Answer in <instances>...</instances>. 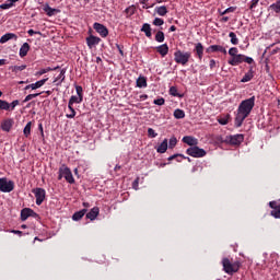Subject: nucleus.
I'll return each instance as SVG.
<instances>
[{
	"instance_id": "c756f323",
	"label": "nucleus",
	"mask_w": 280,
	"mask_h": 280,
	"mask_svg": "<svg viewBox=\"0 0 280 280\" xmlns=\"http://www.w3.org/2000/svg\"><path fill=\"white\" fill-rule=\"evenodd\" d=\"M1 128L2 130H4V132H10V130L12 129V120H4L1 124Z\"/></svg>"
},
{
	"instance_id": "5fc2aeb1",
	"label": "nucleus",
	"mask_w": 280,
	"mask_h": 280,
	"mask_svg": "<svg viewBox=\"0 0 280 280\" xmlns=\"http://www.w3.org/2000/svg\"><path fill=\"white\" fill-rule=\"evenodd\" d=\"M25 68L26 66H15L13 71H24Z\"/></svg>"
},
{
	"instance_id": "6e6d98bb",
	"label": "nucleus",
	"mask_w": 280,
	"mask_h": 280,
	"mask_svg": "<svg viewBox=\"0 0 280 280\" xmlns=\"http://www.w3.org/2000/svg\"><path fill=\"white\" fill-rule=\"evenodd\" d=\"M235 10H237L236 7H230V8L225 9V12L229 14L231 12H235Z\"/></svg>"
},
{
	"instance_id": "f8f14e48",
	"label": "nucleus",
	"mask_w": 280,
	"mask_h": 280,
	"mask_svg": "<svg viewBox=\"0 0 280 280\" xmlns=\"http://www.w3.org/2000/svg\"><path fill=\"white\" fill-rule=\"evenodd\" d=\"M36 215V212H34V210L30 209V208H24L21 211V220L22 222H25V220H27V218H32Z\"/></svg>"
},
{
	"instance_id": "39448f33",
	"label": "nucleus",
	"mask_w": 280,
	"mask_h": 280,
	"mask_svg": "<svg viewBox=\"0 0 280 280\" xmlns=\"http://www.w3.org/2000/svg\"><path fill=\"white\" fill-rule=\"evenodd\" d=\"M222 264L224 272H226V275H233V272H237V270H240V262L237 261L231 262L229 258H223Z\"/></svg>"
},
{
	"instance_id": "4be33fe9",
	"label": "nucleus",
	"mask_w": 280,
	"mask_h": 280,
	"mask_svg": "<svg viewBox=\"0 0 280 280\" xmlns=\"http://www.w3.org/2000/svg\"><path fill=\"white\" fill-rule=\"evenodd\" d=\"M16 2H19V0H7L4 3L0 4V10H10V8H14Z\"/></svg>"
},
{
	"instance_id": "4468645a",
	"label": "nucleus",
	"mask_w": 280,
	"mask_h": 280,
	"mask_svg": "<svg viewBox=\"0 0 280 280\" xmlns=\"http://www.w3.org/2000/svg\"><path fill=\"white\" fill-rule=\"evenodd\" d=\"M18 39H19V36H16V34L7 33L0 38V44L5 45V43H8V40H18Z\"/></svg>"
},
{
	"instance_id": "37998d69",
	"label": "nucleus",
	"mask_w": 280,
	"mask_h": 280,
	"mask_svg": "<svg viewBox=\"0 0 280 280\" xmlns=\"http://www.w3.org/2000/svg\"><path fill=\"white\" fill-rule=\"evenodd\" d=\"M174 159H177V161L180 162L185 156L183 154H174L168 158V161H174Z\"/></svg>"
},
{
	"instance_id": "864d4df0",
	"label": "nucleus",
	"mask_w": 280,
	"mask_h": 280,
	"mask_svg": "<svg viewBox=\"0 0 280 280\" xmlns=\"http://www.w3.org/2000/svg\"><path fill=\"white\" fill-rule=\"evenodd\" d=\"M219 124H221V126H226V124H229V118H220Z\"/></svg>"
},
{
	"instance_id": "09e8293b",
	"label": "nucleus",
	"mask_w": 280,
	"mask_h": 280,
	"mask_svg": "<svg viewBox=\"0 0 280 280\" xmlns=\"http://www.w3.org/2000/svg\"><path fill=\"white\" fill-rule=\"evenodd\" d=\"M148 135H149V137H151V139H154L158 137V133L154 132V129H152V128L148 129Z\"/></svg>"
},
{
	"instance_id": "ddd939ff",
	"label": "nucleus",
	"mask_w": 280,
	"mask_h": 280,
	"mask_svg": "<svg viewBox=\"0 0 280 280\" xmlns=\"http://www.w3.org/2000/svg\"><path fill=\"white\" fill-rule=\"evenodd\" d=\"M207 54H215V51H220L221 54H226V48L220 45H211L207 48Z\"/></svg>"
},
{
	"instance_id": "de8ad7c7",
	"label": "nucleus",
	"mask_w": 280,
	"mask_h": 280,
	"mask_svg": "<svg viewBox=\"0 0 280 280\" xmlns=\"http://www.w3.org/2000/svg\"><path fill=\"white\" fill-rule=\"evenodd\" d=\"M38 95H40V93L28 94V95L24 98V102H31V100H34V97H38Z\"/></svg>"
},
{
	"instance_id": "a19ab883",
	"label": "nucleus",
	"mask_w": 280,
	"mask_h": 280,
	"mask_svg": "<svg viewBox=\"0 0 280 280\" xmlns=\"http://www.w3.org/2000/svg\"><path fill=\"white\" fill-rule=\"evenodd\" d=\"M237 55H238L237 47H232L229 49V56H231V58H234Z\"/></svg>"
},
{
	"instance_id": "a211bd4d",
	"label": "nucleus",
	"mask_w": 280,
	"mask_h": 280,
	"mask_svg": "<svg viewBox=\"0 0 280 280\" xmlns=\"http://www.w3.org/2000/svg\"><path fill=\"white\" fill-rule=\"evenodd\" d=\"M100 215V208L98 207H94L90 210V212L86 213V218L88 220H95L97 217Z\"/></svg>"
},
{
	"instance_id": "c9c22d12",
	"label": "nucleus",
	"mask_w": 280,
	"mask_h": 280,
	"mask_svg": "<svg viewBox=\"0 0 280 280\" xmlns=\"http://www.w3.org/2000/svg\"><path fill=\"white\" fill-rule=\"evenodd\" d=\"M155 40L158 43H163L165 40V34L162 31H159L155 35Z\"/></svg>"
},
{
	"instance_id": "8fccbe9b",
	"label": "nucleus",
	"mask_w": 280,
	"mask_h": 280,
	"mask_svg": "<svg viewBox=\"0 0 280 280\" xmlns=\"http://www.w3.org/2000/svg\"><path fill=\"white\" fill-rule=\"evenodd\" d=\"M258 3H259V0H252L249 3V10H255Z\"/></svg>"
},
{
	"instance_id": "4c0bfd02",
	"label": "nucleus",
	"mask_w": 280,
	"mask_h": 280,
	"mask_svg": "<svg viewBox=\"0 0 280 280\" xmlns=\"http://www.w3.org/2000/svg\"><path fill=\"white\" fill-rule=\"evenodd\" d=\"M135 11H136L135 5L128 7L125 10V14H126L127 19L132 16V14H135Z\"/></svg>"
},
{
	"instance_id": "2eb2a0df",
	"label": "nucleus",
	"mask_w": 280,
	"mask_h": 280,
	"mask_svg": "<svg viewBox=\"0 0 280 280\" xmlns=\"http://www.w3.org/2000/svg\"><path fill=\"white\" fill-rule=\"evenodd\" d=\"M243 141H244V135L242 133L230 137V143H232V145H240V143H242Z\"/></svg>"
},
{
	"instance_id": "72a5a7b5",
	"label": "nucleus",
	"mask_w": 280,
	"mask_h": 280,
	"mask_svg": "<svg viewBox=\"0 0 280 280\" xmlns=\"http://www.w3.org/2000/svg\"><path fill=\"white\" fill-rule=\"evenodd\" d=\"M0 110H10V103H8V101L0 100Z\"/></svg>"
},
{
	"instance_id": "680f3d73",
	"label": "nucleus",
	"mask_w": 280,
	"mask_h": 280,
	"mask_svg": "<svg viewBox=\"0 0 280 280\" xmlns=\"http://www.w3.org/2000/svg\"><path fill=\"white\" fill-rule=\"evenodd\" d=\"M170 32H176V26L172 25V26L170 27Z\"/></svg>"
},
{
	"instance_id": "603ef678",
	"label": "nucleus",
	"mask_w": 280,
	"mask_h": 280,
	"mask_svg": "<svg viewBox=\"0 0 280 280\" xmlns=\"http://www.w3.org/2000/svg\"><path fill=\"white\" fill-rule=\"evenodd\" d=\"M27 34H28V36H34V34H38L40 36L42 33H40V31H34L31 28L27 31Z\"/></svg>"
},
{
	"instance_id": "f03ea898",
	"label": "nucleus",
	"mask_w": 280,
	"mask_h": 280,
	"mask_svg": "<svg viewBox=\"0 0 280 280\" xmlns=\"http://www.w3.org/2000/svg\"><path fill=\"white\" fill-rule=\"evenodd\" d=\"M242 62H246L247 65H253L255 62V59H253V57L238 54V55H235L234 57H231L228 60V65H231V67H237L238 65H242Z\"/></svg>"
},
{
	"instance_id": "473e14b6",
	"label": "nucleus",
	"mask_w": 280,
	"mask_h": 280,
	"mask_svg": "<svg viewBox=\"0 0 280 280\" xmlns=\"http://www.w3.org/2000/svg\"><path fill=\"white\" fill-rule=\"evenodd\" d=\"M269 8L276 12V14H280V0H278L276 3H272Z\"/></svg>"
},
{
	"instance_id": "0eeeda50",
	"label": "nucleus",
	"mask_w": 280,
	"mask_h": 280,
	"mask_svg": "<svg viewBox=\"0 0 280 280\" xmlns=\"http://www.w3.org/2000/svg\"><path fill=\"white\" fill-rule=\"evenodd\" d=\"M186 153L194 159H202V156H207V151L205 149H200L198 147H190L187 149Z\"/></svg>"
},
{
	"instance_id": "bf43d9fd",
	"label": "nucleus",
	"mask_w": 280,
	"mask_h": 280,
	"mask_svg": "<svg viewBox=\"0 0 280 280\" xmlns=\"http://www.w3.org/2000/svg\"><path fill=\"white\" fill-rule=\"evenodd\" d=\"M215 67V59L210 60V69H214Z\"/></svg>"
},
{
	"instance_id": "412c9836",
	"label": "nucleus",
	"mask_w": 280,
	"mask_h": 280,
	"mask_svg": "<svg viewBox=\"0 0 280 280\" xmlns=\"http://www.w3.org/2000/svg\"><path fill=\"white\" fill-rule=\"evenodd\" d=\"M183 142L187 145H198V139L191 137V136H185L183 138Z\"/></svg>"
},
{
	"instance_id": "6e6552de",
	"label": "nucleus",
	"mask_w": 280,
	"mask_h": 280,
	"mask_svg": "<svg viewBox=\"0 0 280 280\" xmlns=\"http://www.w3.org/2000/svg\"><path fill=\"white\" fill-rule=\"evenodd\" d=\"M0 191L3 194H10V191H14V182L8 180V178H0Z\"/></svg>"
},
{
	"instance_id": "6ab92c4d",
	"label": "nucleus",
	"mask_w": 280,
	"mask_h": 280,
	"mask_svg": "<svg viewBox=\"0 0 280 280\" xmlns=\"http://www.w3.org/2000/svg\"><path fill=\"white\" fill-rule=\"evenodd\" d=\"M44 12H46L47 16H56V14H59L60 10L49 7V4H45Z\"/></svg>"
},
{
	"instance_id": "f704fd0d",
	"label": "nucleus",
	"mask_w": 280,
	"mask_h": 280,
	"mask_svg": "<svg viewBox=\"0 0 280 280\" xmlns=\"http://www.w3.org/2000/svg\"><path fill=\"white\" fill-rule=\"evenodd\" d=\"M229 37L231 38L232 45H238L240 44V39L237 38V35H235V33L231 32L229 34Z\"/></svg>"
},
{
	"instance_id": "c85d7f7f",
	"label": "nucleus",
	"mask_w": 280,
	"mask_h": 280,
	"mask_svg": "<svg viewBox=\"0 0 280 280\" xmlns=\"http://www.w3.org/2000/svg\"><path fill=\"white\" fill-rule=\"evenodd\" d=\"M137 86L139 89H145V86H148V80H145V77H139L137 79Z\"/></svg>"
},
{
	"instance_id": "bb28decb",
	"label": "nucleus",
	"mask_w": 280,
	"mask_h": 280,
	"mask_svg": "<svg viewBox=\"0 0 280 280\" xmlns=\"http://www.w3.org/2000/svg\"><path fill=\"white\" fill-rule=\"evenodd\" d=\"M141 32H144L147 38L152 37V27L150 26V24L144 23L142 25Z\"/></svg>"
},
{
	"instance_id": "b1692460",
	"label": "nucleus",
	"mask_w": 280,
	"mask_h": 280,
	"mask_svg": "<svg viewBox=\"0 0 280 280\" xmlns=\"http://www.w3.org/2000/svg\"><path fill=\"white\" fill-rule=\"evenodd\" d=\"M195 51L199 58V60H202V56H205V47L201 43L196 44Z\"/></svg>"
},
{
	"instance_id": "cd10ccee",
	"label": "nucleus",
	"mask_w": 280,
	"mask_h": 280,
	"mask_svg": "<svg viewBox=\"0 0 280 280\" xmlns=\"http://www.w3.org/2000/svg\"><path fill=\"white\" fill-rule=\"evenodd\" d=\"M85 214L86 209H82L81 211H78L72 215V220H74V222H78V220H82V218H84Z\"/></svg>"
},
{
	"instance_id": "2f4dec72",
	"label": "nucleus",
	"mask_w": 280,
	"mask_h": 280,
	"mask_svg": "<svg viewBox=\"0 0 280 280\" xmlns=\"http://www.w3.org/2000/svg\"><path fill=\"white\" fill-rule=\"evenodd\" d=\"M175 119H185V110L183 109H175L174 110Z\"/></svg>"
},
{
	"instance_id": "0e129e2a",
	"label": "nucleus",
	"mask_w": 280,
	"mask_h": 280,
	"mask_svg": "<svg viewBox=\"0 0 280 280\" xmlns=\"http://www.w3.org/2000/svg\"><path fill=\"white\" fill-rule=\"evenodd\" d=\"M38 128H39V130L42 132V137H43L45 135V132L43 131V125L40 124Z\"/></svg>"
},
{
	"instance_id": "c03bdc74",
	"label": "nucleus",
	"mask_w": 280,
	"mask_h": 280,
	"mask_svg": "<svg viewBox=\"0 0 280 280\" xmlns=\"http://www.w3.org/2000/svg\"><path fill=\"white\" fill-rule=\"evenodd\" d=\"M271 215L277 219L280 218V206H278L276 209L271 211Z\"/></svg>"
},
{
	"instance_id": "13d9d810",
	"label": "nucleus",
	"mask_w": 280,
	"mask_h": 280,
	"mask_svg": "<svg viewBox=\"0 0 280 280\" xmlns=\"http://www.w3.org/2000/svg\"><path fill=\"white\" fill-rule=\"evenodd\" d=\"M75 91H77V96L82 95V86H77Z\"/></svg>"
},
{
	"instance_id": "f257e3e1",
	"label": "nucleus",
	"mask_w": 280,
	"mask_h": 280,
	"mask_svg": "<svg viewBox=\"0 0 280 280\" xmlns=\"http://www.w3.org/2000/svg\"><path fill=\"white\" fill-rule=\"evenodd\" d=\"M255 108V96H252L245 101H242V103L238 106L235 124L237 128L244 124V119L250 115V112Z\"/></svg>"
},
{
	"instance_id": "79ce46f5",
	"label": "nucleus",
	"mask_w": 280,
	"mask_h": 280,
	"mask_svg": "<svg viewBox=\"0 0 280 280\" xmlns=\"http://www.w3.org/2000/svg\"><path fill=\"white\" fill-rule=\"evenodd\" d=\"M165 23V21H163V19L161 18H155L153 21V25H155L156 27H161V25H163Z\"/></svg>"
},
{
	"instance_id": "dca6fc26",
	"label": "nucleus",
	"mask_w": 280,
	"mask_h": 280,
	"mask_svg": "<svg viewBox=\"0 0 280 280\" xmlns=\"http://www.w3.org/2000/svg\"><path fill=\"white\" fill-rule=\"evenodd\" d=\"M156 51L162 58H165L167 54H170V46H167V44L160 45L156 47Z\"/></svg>"
},
{
	"instance_id": "9b49d317",
	"label": "nucleus",
	"mask_w": 280,
	"mask_h": 280,
	"mask_svg": "<svg viewBox=\"0 0 280 280\" xmlns=\"http://www.w3.org/2000/svg\"><path fill=\"white\" fill-rule=\"evenodd\" d=\"M98 43H102V39L97 36L90 35L89 37H86V45L89 49H93V47H97Z\"/></svg>"
},
{
	"instance_id": "5701e85b",
	"label": "nucleus",
	"mask_w": 280,
	"mask_h": 280,
	"mask_svg": "<svg viewBox=\"0 0 280 280\" xmlns=\"http://www.w3.org/2000/svg\"><path fill=\"white\" fill-rule=\"evenodd\" d=\"M159 154H165L167 152V139H164L160 145L156 147Z\"/></svg>"
},
{
	"instance_id": "393cba45",
	"label": "nucleus",
	"mask_w": 280,
	"mask_h": 280,
	"mask_svg": "<svg viewBox=\"0 0 280 280\" xmlns=\"http://www.w3.org/2000/svg\"><path fill=\"white\" fill-rule=\"evenodd\" d=\"M30 51V44L28 43H24L21 48H20V58H25V56H27Z\"/></svg>"
},
{
	"instance_id": "49530a36",
	"label": "nucleus",
	"mask_w": 280,
	"mask_h": 280,
	"mask_svg": "<svg viewBox=\"0 0 280 280\" xmlns=\"http://www.w3.org/2000/svg\"><path fill=\"white\" fill-rule=\"evenodd\" d=\"M153 104H155L156 106H163V104H165V98H156L153 101Z\"/></svg>"
},
{
	"instance_id": "f3484780",
	"label": "nucleus",
	"mask_w": 280,
	"mask_h": 280,
	"mask_svg": "<svg viewBox=\"0 0 280 280\" xmlns=\"http://www.w3.org/2000/svg\"><path fill=\"white\" fill-rule=\"evenodd\" d=\"M65 73H66L65 70H60L58 74L55 75L54 84H56V86H60V84L65 82Z\"/></svg>"
},
{
	"instance_id": "423d86ee",
	"label": "nucleus",
	"mask_w": 280,
	"mask_h": 280,
	"mask_svg": "<svg viewBox=\"0 0 280 280\" xmlns=\"http://www.w3.org/2000/svg\"><path fill=\"white\" fill-rule=\"evenodd\" d=\"M191 58V52H184L182 50H176L174 52V60L177 65H187L189 62V59Z\"/></svg>"
},
{
	"instance_id": "052dcab7",
	"label": "nucleus",
	"mask_w": 280,
	"mask_h": 280,
	"mask_svg": "<svg viewBox=\"0 0 280 280\" xmlns=\"http://www.w3.org/2000/svg\"><path fill=\"white\" fill-rule=\"evenodd\" d=\"M11 233H14L15 235H21V231H19V230H13V231H11Z\"/></svg>"
},
{
	"instance_id": "4d7b16f0",
	"label": "nucleus",
	"mask_w": 280,
	"mask_h": 280,
	"mask_svg": "<svg viewBox=\"0 0 280 280\" xmlns=\"http://www.w3.org/2000/svg\"><path fill=\"white\" fill-rule=\"evenodd\" d=\"M269 207L275 210V209L278 208L279 206H277V201H270V202H269Z\"/></svg>"
},
{
	"instance_id": "338daca9",
	"label": "nucleus",
	"mask_w": 280,
	"mask_h": 280,
	"mask_svg": "<svg viewBox=\"0 0 280 280\" xmlns=\"http://www.w3.org/2000/svg\"><path fill=\"white\" fill-rule=\"evenodd\" d=\"M223 23H226L229 21V16L222 18Z\"/></svg>"
},
{
	"instance_id": "a878e982",
	"label": "nucleus",
	"mask_w": 280,
	"mask_h": 280,
	"mask_svg": "<svg viewBox=\"0 0 280 280\" xmlns=\"http://www.w3.org/2000/svg\"><path fill=\"white\" fill-rule=\"evenodd\" d=\"M49 80L48 78L42 79L39 81H36L35 83L31 84L32 91H36V89H40L42 86H45V83Z\"/></svg>"
},
{
	"instance_id": "1a4fd4ad",
	"label": "nucleus",
	"mask_w": 280,
	"mask_h": 280,
	"mask_svg": "<svg viewBox=\"0 0 280 280\" xmlns=\"http://www.w3.org/2000/svg\"><path fill=\"white\" fill-rule=\"evenodd\" d=\"M33 194H35L36 205H38V206L43 205V202L45 201V196H46L45 189L35 188L33 190Z\"/></svg>"
},
{
	"instance_id": "e433bc0d",
	"label": "nucleus",
	"mask_w": 280,
	"mask_h": 280,
	"mask_svg": "<svg viewBox=\"0 0 280 280\" xmlns=\"http://www.w3.org/2000/svg\"><path fill=\"white\" fill-rule=\"evenodd\" d=\"M24 136L27 137L28 135H32V121H28L26 126L24 127Z\"/></svg>"
},
{
	"instance_id": "774afa93",
	"label": "nucleus",
	"mask_w": 280,
	"mask_h": 280,
	"mask_svg": "<svg viewBox=\"0 0 280 280\" xmlns=\"http://www.w3.org/2000/svg\"><path fill=\"white\" fill-rule=\"evenodd\" d=\"M220 14L221 16H224V14H229V13L226 12V10H224V11H220Z\"/></svg>"
},
{
	"instance_id": "e2e57ef3",
	"label": "nucleus",
	"mask_w": 280,
	"mask_h": 280,
	"mask_svg": "<svg viewBox=\"0 0 280 280\" xmlns=\"http://www.w3.org/2000/svg\"><path fill=\"white\" fill-rule=\"evenodd\" d=\"M5 65V59H0V67H3Z\"/></svg>"
},
{
	"instance_id": "aec40b11",
	"label": "nucleus",
	"mask_w": 280,
	"mask_h": 280,
	"mask_svg": "<svg viewBox=\"0 0 280 280\" xmlns=\"http://www.w3.org/2000/svg\"><path fill=\"white\" fill-rule=\"evenodd\" d=\"M253 78H255V71H253V67H249V70L241 79V82H243V83L250 82V80H253Z\"/></svg>"
},
{
	"instance_id": "20e7f679",
	"label": "nucleus",
	"mask_w": 280,
	"mask_h": 280,
	"mask_svg": "<svg viewBox=\"0 0 280 280\" xmlns=\"http://www.w3.org/2000/svg\"><path fill=\"white\" fill-rule=\"evenodd\" d=\"M83 95H72L68 102V108L71 110V114H66L67 119H73L75 117V109L73 104H82Z\"/></svg>"
},
{
	"instance_id": "69168bd1",
	"label": "nucleus",
	"mask_w": 280,
	"mask_h": 280,
	"mask_svg": "<svg viewBox=\"0 0 280 280\" xmlns=\"http://www.w3.org/2000/svg\"><path fill=\"white\" fill-rule=\"evenodd\" d=\"M83 207H85V209H89V207H91V205L89 202H83Z\"/></svg>"
},
{
	"instance_id": "7ed1b4c3",
	"label": "nucleus",
	"mask_w": 280,
	"mask_h": 280,
	"mask_svg": "<svg viewBox=\"0 0 280 280\" xmlns=\"http://www.w3.org/2000/svg\"><path fill=\"white\" fill-rule=\"evenodd\" d=\"M62 178H66L67 183L70 185H73L75 183V179L73 178V173H71V170L67 167V165L62 164L59 167V180H62Z\"/></svg>"
},
{
	"instance_id": "3c124183",
	"label": "nucleus",
	"mask_w": 280,
	"mask_h": 280,
	"mask_svg": "<svg viewBox=\"0 0 280 280\" xmlns=\"http://www.w3.org/2000/svg\"><path fill=\"white\" fill-rule=\"evenodd\" d=\"M16 106H19V100H15V101H13V102L10 104V109H11V110H14V108H16Z\"/></svg>"
},
{
	"instance_id": "a18cd8bd",
	"label": "nucleus",
	"mask_w": 280,
	"mask_h": 280,
	"mask_svg": "<svg viewBox=\"0 0 280 280\" xmlns=\"http://www.w3.org/2000/svg\"><path fill=\"white\" fill-rule=\"evenodd\" d=\"M170 95H173V97H178V89H176V86H171Z\"/></svg>"
},
{
	"instance_id": "7c9ffc66",
	"label": "nucleus",
	"mask_w": 280,
	"mask_h": 280,
	"mask_svg": "<svg viewBox=\"0 0 280 280\" xmlns=\"http://www.w3.org/2000/svg\"><path fill=\"white\" fill-rule=\"evenodd\" d=\"M155 12L156 14H159V16H165V14H167V7L165 5L156 7Z\"/></svg>"
},
{
	"instance_id": "ea45409f",
	"label": "nucleus",
	"mask_w": 280,
	"mask_h": 280,
	"mask_svg": "<svg viewBox=\"0 0 280 280\" xmlns=\"http://www.w3.org/2000/svg\"><path fill=\"white\" fill-rule=\"evenodd\" d=\"M49 71H54L52 68H44L36 72V75H45V73H49Z\"/></svg>"
},
{
	"instance_id": "9d476101",
	"label": "nucleus",
	"mask_w": 280,
	"mask_h": 280,
	"mask_svg": "<svg viewBox=\"0 0 280 280\" xmlns=\"http://www.w3.org/2000/svg\"><path fill=\"white\" fill-rule=\"evenodd\" d=\"M93 27L95 32H97V34L102 36V38H106V36H108V28H106V26H104L103 24L96 22L94 23Z\"/></svg>"
},
{
	"instance_id": "58836bf2",
	"label": "nucleus",
	"mask_w": 280,
	"mask_h": 280,
	"mask_svg": "<svg viewBox=\"0 0 280 280\" xmlns=\"http://www.w3.org/2000/svg\"><path fill=\"white\" fill-rule=\"evenodd\" d=\"M176 143H178V139H176V137H172L168 141V148L171 150L176 148Z\"/></svg>"
}]
</instances>
